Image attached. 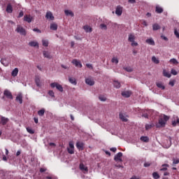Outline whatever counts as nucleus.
<instances>
[{"instance_id": "c9c22d12", "label": "nucleus", "mask_w": 179, "mask_h": 179, "mask_svg": "<svg viewBox=\"0 0 179 179\" xmlns=\"http://www.w3.org/2000/svg\"><path fill=\"white\" fill-rule=\"evenodd\" d=\"M152 177L154 179H159V178H160V175H159V173L157 172H153Z\"/></svg>"}, {"instance_id": "680f3d73", "label": "nucleus", "mask_w": 179, "mask_h": 179, "mask_svg": "<svg viewBox=\"0 0 179 179\" xmlns=\"http://www.w3.org/2000/svg\"><path fill=\"white\" fill-rule=\"evenodd\" d=\"M111 152H113V153H115L117 152V148H112L110 149Z\"/></svg>"}, {"instance_id": "6e6d98bb", "label": "nucleus", "mask_w": 179, "mask_h": 179, "mask_svg": "<svg viewBox=\"0 0 179 179\" xmlns=\"http://www.w3.org/2000/svg\"><path fill=\"white\" fill-rule=\"evenodd\" d=\"M152 163L150 162H145L144 163V167H150L151 166Z\"/></svg>"}, {"instance_id": "4d7b16f0", "label": "nucleus", "mask_w": 179, "mask_h": 179, "mask_svg": "<svg viewBox=\"0 0 179 179\" xmlns=\"http://www.w3.org/2000/svg\"><path fill=\"white\" fill-rule=\"evenodd\" d=\"M87 68H89V69H93V66L90 64H86Z\"/></svg>"}, {"instance_id": "2f4dec72", "label": "nucleus", "mask_w": 179, "mask_h": 179, "mask_svg": "<svg viewBox=\"0 0 179 179\" xmlns=\"http://www.w3.org/2000/svg\"><path fill=\"white\" fill-rule=\"evenodd\" d=\"M45 113V109L42 108L38 111V115H39V117H43V115H44Z\"/></svg>"}, {"instance_id": "c756f323", "label": "nucleus", "mask_w": 179, "mask_h": 179, "mask_svg": "<svg viewBox=\"0 0 179 179\" xmlns=\"http://www.w3.org/2000/svg\"><path fill=\"white\" fill-rule=\"evenodd\" d=\"M169 164H162V169H160V171H167V167H169Z\"/></svg>"}, {"instance_id": "69168bd1", "label": "nucleus", "mask_w": 179, "mask_h": 179, "mask_svg": "<svg viewBox=\"0 0 179 179\" xmlns=\"http://www.w3.org/2000/svg\"><path fill=\"white\" fill-rule=\"evenodd\" d=\"M161 38H163V40H164L165 41H169V38H167V37H166V36H164L163 35L161 36Z\"/></svg>"}, {"instance_id": "37998d69", "label": "nucleus", "mask_w": 179, "mask_h": 179, "mask_svg": "<svg viewBox=\"0 0 179 179\" xmlns=\"http://www.w3.org/2000/svg\"><path fill=\"white\" fill-rule=\"evenodd\" d=\"M99 99L101 101H106L107 98L104 95H99Z\"/></svg>"}, {"instance_id": "e433bc0d", "label": "nucleus", "mask_w": 179, "mask_h": 179, "mask_svg": "<svg viewBox=\"0 0 179 179\" xmlns=\"http://www.w3.org/2000/svg\"><path fill=\"white\" fill-rule=\"evenodd\" d=\"M155 127V124H145V129L146 131H149V129H152Z\"/></svg>"}, {"instance_id": "7c9ffc66", "label": "nucleus", "mask_w": 179, "mask_h": 179, "mask_svg": "<svg viewBox=\"0 0 179 179\" xmlns=\"http://www.w3.org/2000/svg\"><path fill=\"white\" fill-rule=\"evenodd\" d=\"M113 86L116 87V89H120V87H121V83L118 81H114Z\"/></svg>"}, {"instance_id": "a18cd8bd", "label": "nucleus", "mask_w": 179, "mask_h": 179, "mask_svg": "<svg viewBox=\"0 0 179 179\" xmlns=\"http://www.w3.org/2000/svg\"><path fill=\"white\" fill-rule=\"evenodd\" d=\"M42 44L43 47H48V41L47 40H42Z\"/></svg>"}, {"instance_id": "09e8293b", "label": "nucleus", "mask_w": 179, "mask_h": 179, "mask_svg": "<svg viewBox=\"0 0 179 179\" xmlns=\"http://www.w3.org/2000/svg\"><path fill=\"white\" fill-rule=\"evenodd\" d=\"M27 132H29V134H31V135H33V134H34V130H33V129H31L30 127H27Z\"/></svg>"}, {"instance_id": "f704fd0d", "label": "nucleus", "mask_w": 179, "mask_h": 179, "mask_svg": "<svg viewBox=\"0 0 179 179\" xmlns=\"http://www.w3.org/2000/svg\"><path fill=\"white\" fill-rule=\"evenodd\" d=\"M171 64H173V65H178V61H177L175 58H172L169 60Z\"/></svg>"}, {"instance_id": "49530a36", "label": "nucleus", "mask_w": 179, "mask_h": 179, "mask_svg": "<svg viewBox=\"0 0 179 179\" xmlns=\"http://www.w3.org/2000/svg\"><path fill=\"white\" fill-rule=\"evenodd\" d=\"M177 124H179V118H178V117H177L176 121V120H173V121L172 122V125H173V127H176V126H177Z\"/></svg>"}, {"instance_id": "f3484780", "label": "nucleus", "mask_w": 179, "mask_h": 179, "mask_svg": "<svg viewBox=\"0 0 179 179\" xmlns=\"http://www.w3.org/2000/svg\"><path fill=\"white\" fill-rule=\"evenodd\" d=\"M85 83L90 86H93V85H94V81L92 80V78H87L85 79Z\"/></svg>"}, {"instance_id": "bf43d9fd", "label": "nucleus", "mask_w": 179, "mask_h": 179, "mask_svg": "<svg viewBox=\"0 0 179 179\" xmlns=\"http://www.w3.org/2000/svg\"><path fill=\"white\" fill-rule=\"evenodd\" d=\"M131 45L132 47L135 46H138V43L135 42V41H134L133 42H131Z\"/></svg>"}, {"instance_id": "c85d7f7f", "label": "nucleus", "mask_w": 179, "mask_h": 179, "mask_svg": "<svg viewBox=\"0 0 179 179\" xmlns=\"http://www.w3.org/2000/svg\"><path fill=\"white\" fill-rule=\"evenodd\" d=\"M152 30H154L155 31L156 30H160V25H159V24L155 23L152 25Z\"/></svg>"}, {"instance_id": "2eb2a0df", "label": "nucleus", "mask_w": 179, "mask_h": 179, "mask_svg": "<svg viewBox=\"0 0 179 179\" xmlns=\"http://www.w3.org/2000/svg\"><path fill=\"white\" fill-rule=\"evenodd\" d=\"M131 94H132V92H131V91H124L122 92V96H123V97H131Z\"/></svg>"}, {"instance_id": "ea45409f", "label": "nucleus", "mask_w": 179, "mask_h": 179, "mask_svg": "<svg viewBox=\"0 0 179 179\" xmlns=\"http://www.w3.org/2000/svg\"><path fill=\"white\" fill-rule=\"evenodd\" d=\"M152 62H154V64H159L160 63V61L158 60V59L156 58L155 56H153L152 57Z\"/></svg>"}, {"instance_id": "ddd939ff", "label": "nucleus", "mask_w": 179, "mask_h": 179, "mask_svg": "<svg viewBox=\"0 0 179 179\" xmlns=\"http://www.w3.org/2000/svg\"><path fill=\"white\" fill-rule=\"evenodd\" d=\"M16 101H19L20 104L23 103V95L18 94L15 98Z\"/></svg>"}, {"instance_id": "338daca9", "label": "nucleus", "mask_w": 179, "mask_h": 179, "mask_svg": "<svg viewBox=\"0 0 179 179\" xmlns=\"http://www.w3.org/2000/svg\"><path fill=\"white\" fill-rule=\"evenodd\" d=\"M130 179H140V178L136 176H133Z\"/></svg>"}, {"instance_id": "dca6fc26", "label": "nucleus", "mask_w": 179, "mask_h": 179, "mask_svg": "<svg viewBox=\"0 0 179 179\" xmlns=\"http://www.w3.org/2000/svg\"><path fill=\"white\" fill-rule=\"evenodd\" d=\"M64 13L66 16H71V17H73V16H75V14H73V12H72L71 10H64Z\"/></svg>"}, {"instance_id": "8fccbe9b", "label": "nucleus", "mask_w": 179, "mask_h": 179, "mask_svg": "<svg viewBox=\"0 0 179 179\" xmlns=\"http://www.w3.org/2000/svg\"><path fill=\"white\" fill-rule=\"evenodd\" d=\"M171 73L172 75H173L174 76H176V75H178V72H177V71L176 69H172L171 70Z\"/></svg>"}, {"instance_id": "a878e982", "label": "nucleus", "mask_w": 179, "mask_h": 179, "mask_svg": "<svg viewBox=\"0 0 179 179\" xmlns=\"http://www.w3.org/2000/svg\"><path fill=\"white\" fill-rule=\"evenodd\" d=\"M163 75L165 76V78H171V74H170V73L166 69H164Z\"/></svg>"}, {"instance_id": "0e129e2a", "label": "nucleus", "mask_w": 179, "mask_h": 179, "mask_svg": "<svg viewBox=\"0 0 179 179\" xmlns=\"http://www.w3.org/2000/svg\"><path fill=\"white\" fill-rule=\"evenodd\" d=\"M128 3H136V0H128Z\"/></svg>"}, {"instance_id": "79ce46f5", "label": "nucleus", "mask_w": 179, "mask_h": 179, "mask_svg": "<svg viewBox=\"0 0 179 179\" xmlns=\"http://www.w3.org/2000/svg\"><path fill=\"white\" fill-rule=\"evenodd\" d=\"M111 62H113V64H115L117 65V64H118V62H119L118 58L113 57L111 59Z\"/></svg>"}, {"instance_id": "5701e85b", "label": "nucleus", "mask_w": 179, "mask_h": 179, "mask_svg": "<svg viewBox=\"0 0 179 179\" xmlns=\"http://www.w3.org/2000/svg\"><path fill=\"white\" fill-rule=\"evenodd\" d=\"M69 81L70 82V83H71V85H76L78 83H76V79H75V78H72V77L69 78Z\"/></svg>"}, {"instance_id": "6ab92c4d", "label": "nucleus", "mask_w": 179, "mask_h": 179, "mask_svg": "<svg viewBox=\"0 0 179 179\" xmlns=\"http://www.w3.org/2000/svg\"><path fill=\"white\" fill-rule=\"evenodd\" d=\"M83 146H85V144H83V143L78 142V143H76V148H77L79 150H83Z\"/></svg>"}, {"instance_id": "4be33fe9", "label": "nucleus", "mask_w": 179, "mask_h": 179, "mask_svg": "<svg viewBox=\"0 0 179 179\" xmlns=\"http://www.w3.org/2000/svg\"><path fill=\"white\" fill-rule=\"evenodd\" d=\"M163 8L159 6H157L156 8H155V12L157 13H163Z\"/></svg>"}, {"instance_id": "c03bdc74", "label": "nucleus", "mask_w": 179, "mask_h": 179, "mask_svg": "<svg viewBox=\"0 0 179 179\" xmlns=\"http://www.w3.org/2000/svg\"><path fill=\"white\" fill-rule=\"evenodd\" d=\"M179 163V156L177 158H173V164H178Z\"/></svg>"}, {"instance_id": "9b49d317", "label": "nucleus", "mask_w": 179, "mask_h": 179, "mask_svg": "<svg viewBox=\"0 0 179 179\" xmlns=\"http://www.w3.org/2000/svg\"><path fill=\"white\" fill-rule=\"evenodd\" d=\"M122 156V152H118L114 157L115 162H122L121 157Z\"/></svg>"}, {"instance_id": "9d476101", "label": "nucleus", "mask_w": 179, "mask_h": 179, "mask_svg": "<svg viewBox=\"0 0 179 179\" xmlns=\"http://www.w3.org/2000/svg\"><path fill=\"white\" fill-rule=\"evenodd\" d=\"M43 55L44 58H48V59H52V56L51 55V52H50L48 51L44 50L43 52Z\"/></svg>"}, {"instance_id": "423d86ee", "label": "nucleus", "mask_w": 179, "mask_h": 179, "mask_svg": "<svg viewBox=\"0 0 179 179\" xmlns=\"http://www.w3.org/2000/svg\"><path fill=\"white\" fill-rule=\"evenodd\" d=\"M124 8L121 6H117L116 7V10H115V14L117 16H121V15H122V10H123Z\"/></svg>"}, {"instance_id": "e2e57ef3", "label": "nucleus", "mask_w": 179, "mask_h": 179, "mask_svg": "<svg viewBox=\"0 0 179 179\" xmlns=\"http://www.w3.org/2000/svg\"><path fill=\"white\" fill-rule=\"evenodd\" d=\"M33 31H36V33H41V31L37 28H34L33 29Z\"/></svg>"}, {"instance_id": "7ed1b4c3", "label": "nucleus", "mask_w": 179, "mask_h": 179, "mask_svg": "<svg viewBox=\"0 0 179 179\" xmlns=\"http://www.w3.org/2000/svg\"><path fill=\"white\" fill-rule=\"evenodd\" d=\"M50 87H52V89H54L55 87H56V89L59 90V92H64V87H62V85H61L58 83H52L50 84Z\"/></svg>"}, {"instance_id": "a19ab883", "label": "nucleus", "mask_w": 179, "mask_h": 179, "mask_svg": "<svg viewBox=\"0 0 179 179\" xmlns=\"http://www.w3.org/2000/svg\"><path fill=\"white\" fill-rule=\"evenodd\" d=\"M67 151L68 153H69L70 155H73V153H75V148H67Z\"/></svg>"}, {"instance_id": "4c0bfd02", "label": "nucleus", "mask_w": 179, "mask_h": 179, "mask_svg": "<svg viewBox=\"0 0 179 179\" xmlns=\"http://www.w3.org/2000/svg\"><path fill=\"white\" fill-rule=\"evenodd\" d=\"M123 69L124 71H127V72H133L134 71V69H132V67H131V66L124 67Z\"/></svg>"}, {"instance_id": "473e14b6", "label": "nucleus", "mask_w": 179, "mask_h": 179, "mask_svg": "<svg viewBox=\"0 0 179 179\" xmlns=\"http://www.w3.org/2000/svg\"><path fill=\"white\" fill-rule=\"evenodd\" d=\"M17 73H19V69L17 68H15L13 71H12V76H17Z\"/></svg>"}, {"instance_id": "864d4df0", "label": "nucleus", "mask_w": 179, "mask_h": 179, "mask_svg": "<svg viewBox=\"0 0 179 179\" xmlns=\"http://www.w3.org/2000/svg\"><path fill=\"white\" fill-rule=\"evenodd\" d=\"M48 94L51 97H54L55 96L54 91H52V90L49 91Z\"/></svg>"}, {"instance_id": "f257e3e1", "label": "nucleus", "mask_w": 179, "mask_h": 179, "mask_svg": "<svg viewBox=\"0 0 179 179\" xmlns=\"http://www.w3.org/2000/svg\"><path fill=\"white\" fill-rule=\"evenodd\" d=\"M170 120V117L167 115H164L163 118L159 120V122L156 124V128H160L161 127H164L167 121Z\"/></svg>"}, {"instance_id": "052dcab7", "label": "nucleus", "mask_w": 179, "mask_h": 179, "mask_svg": "<svg viewBox=\"0 0 179 179\" xmlns=\"http://www.w3.org/2000/svg\"><path fill=\"white\" fill-rule=\"evenodd\" d=\"M24 15V13H23V11H20L18 15V17H23V15Z\"/></svg>"}, {"instance_id": "4468645a", "label": "nucleus", "mask_w": 179, "mask_h": 179, "mask_svg": "<svg viewBox=\"0 0 179 179\" xmlns=\"http://www.w3.org/2000/svg\"><path fill=\"white\" fill-rule=\"evenodd\" d=\"M156 86L159 89H162V90H164V89H166V86H164V84L160 81L156 83Z\"/></svg>"}, {"instance_id": "b1692460", "label": "nucleus", "mask_w": 179, "mask_h": 179, "mask_svg": "<svg viewBox=\"0 0 179 179\" xmlns=\"http://www.w3.org/2000/svg\"><path fill=\"white\" fill-rule=\"evenodd\" d=\"M119 117L122 120V121H123L124 122H128V119L127 118V117H125L124 115V114L120 113Z\"/></svg>"}, {"instance_id": "0eeeda50", "label": "nucleus", "mask_w": 179, "mask_h": 179, "mask_svg": "<svg viewBox=\"0 0 179 179\" xmlns=\"http://www.w3.org/2000/svg\"><path fill=\"white\" fill-rule=\"evenodd\" d=\"M7 122H9V118L5 117L3 116L0 117V124L1 125H6Z\"/></svg>"}, {"instance_id": "13d9d810", "label": "nucleus", "mask_w": 179, "mask_h": 179, "mask_svg": "<svg viewBox=\"0 0 179 179\" xmlns=\"http://www.w3.org/2000/svg\"><path fill=\"white\" fill-rule=\"evenodd\" d=\"M47 171V169L41 168L40 169V173H45Z\"/></svg>"}, {"instance_id": "f03ea898", "label": "nucleus", "mask_w": 179, "mask_h": 179, "mask_svg": "<svg viewBox=\"0 0 179 179\" xmlns=\"http://www.w3.org/2000/svg\"><path fill=\"white\" fill-rule=\"evenodd\" d=\"M3 96L2 97L3 100H5V97L6 99H8L9 100H13V95H12V92H10V91H9V90H5L3 92Z\"/></svg>"}, {"instance_id": "603ef678", "label": "nucleus", "mask_w": 179, "mask_h": 179, "mask_svg": "<svg viewBox=\"0 0 179 179\" xmlns=\"http://www.w3.org/2000/svg\"><path fill=\"white\" fill-rule=\"evenodd\" d=\"M174 34L176 37H177V38H179V33H178V31H177V29H174Z\"/></svg>"}, {"instance_id": "a211bd4d", "label": "nucleus", "mask_w": 179, "mask_h": 179, "mask_svg": "<svg viewBox=\"0 0 179 179\" xmlns=\"http://www.w3.org/2000/svg\"><path fill=\"white\" fill-rule=\"evenodd\" d=\"M145 43H147V44H149V45H155V41L152 38L145 40Z\"/></svg>"}, {"instance_id": "412c9836", "label": "nucleus", "mask_w": 179, "mask_h": 179, "mask_svg": "<svg viewBox=\"0 0 179 179\" xmlns=\"http://www.w3.org/2000/svg\"><path fill=\"white\" fill-rule=\"evenodd\" d=\"M35 83H36V86H38V87H41V83L40 82V77L36 76Z\"/></svg>"}, {"instance_id": "5fc2aeb1", "label": "nucleus", "mask_w": 179, "mask_h": 179, "mask_svg": "<svg viewBox=\"0 0 179 179\" xmlns=\"http://www.w3.org/2000/svg\"><path fill=\"white\" fill-rule=\"evenodd\" d=\"M69 145V148L75 149V146L73 145V143L70 142Z\"/></svg>"}, {"instance_id": "6e6552de", "label": "nucleus", "mask_w": 179, "mask_h": 179, "mask_svg": "<svg viewBox=\"0 0 179 179\" xmlns=\"http://www.w3.org/2000/svg\"><path fill=\"white\" fill-rule=\"evenodd\" d=\"M33 19H34V17H33V16L30 15H25L24 16V22H27V23H31V21L33 20Z\"/></svg>"}, {"instance_id": "774afa93", "label": "nucleus", "mask_w": 179, "mask_h": 179, "mask_svg": "<svg viewBox=\"0 0 179 179\" xmlns=\"http://www.w3.org/2000/svg\"><path fill=\"white\" fill-rule=\"evenodd\" d=\"M169 85H170V86H174V81H170L169 82Z\"/></svg>"}, {"instance_id": "f8f14e48", "label": "nucleus", "mask_w": 179, "mask_h": 179, "mask_svg": "<svg viewBox=\"0 0 179 179\" xmlns=\"http://www.w3.org/2000/svg\"><path fill=\"white\" fill-rule=\"evenodd\" d=\"M6 10L7 13H12V12H13V6H12V4L10 3L7 4Z\"/></svg>"}, {"instance_id": "39448f33", "label": "nucleus", "mask_w": 179, "mask_h": 179, "mask_svg": "<svg viewBox=\"0 0 179 179\" xmlns=\"http://www.w3.org/2000/svg\"><path fill=\"white\" fill-rule=\"evenodd\" d=\"M71 64H73V65H75V66H76L77 68H82L83 66L82 63H80V61L76 59H73L71 61Z\"/></svg>"}, {"instance_id": "de8ad7c7", "label": "nucleus", "mask_w": 179, "mask_h": 179, "mask_svg": "<svg viewBox=\"0 0 179 179\" xmlns=\"http://www.w3.org/2000/svg\"><path fill=\"white\" fill-rule=\"evenodd\" d=\"M1 62L2 65H3L4 66H8V63L6 62V59H2L1 60Z\"/></svg>"}, {"instance_id": "393cba45", "label": "nucleus", "mask_w": 179, "mask_h": 179, "mask_svg": "<svg viewBox=\"0 0 179 179\" xmlns=\"http://www.w3.org/2000/svg\"><path fill=\"white\" fill-rule=\"evenodd\" d=\"M30 47H37L38 48V43L37 41H31L29 43Z\"/></svg>"}, {"instance_id": "58836bf2", "label": "nucleus", "mask_w": 179, "mask_h": 179, "mask_svg": "<svg viewBox=\"0 0 179 179\" xmlns=\"http://www.w3.org/2000/svg\"><path fill=\"white\" fill-rule=\"evenodd\" d=\"M80 170H83L84 171H87V167L85 166L83 164H80Z\"/></svg>"}, {"instance_id": "bb28decb", "label": "nucleus", "mask_w": 179, "mask_h": 179, "mask_svg": "<svg viewBox=\"0 0 179 179\" xmlns=\"http://www.w3.org/2000/svg\"><path fill=\"white\" fill-rule=\"evenodd\" d=\"M128 41H129L130 43H134V41H135V35H134V34H129V35Z\"/></svg>"}, {"instance_id": "3c124183", "label": "nucleus", "mask_w": 179, "mask_h": 179, "mask_svg": "<svg viewBox=\"0 0 179 179\" xmlns=\"http://www.w3.org/2000/svg\"><path fill=\"white\" fill-rule=\"evenodd\" d=\"M100 27L103 30H107V25H106V24H101Z\"/></svg>"}, {"instance_id": "20e7f679", "label": "nucleus", "mask_w": 179, "mask_h": 179, "mask_svg": "<svg viewBox=\"0 0 179 179\" xmlns=\"http://www.w3.org/2000/svg\"><path fill=\"white\" fill-rule=\"evenodd\" d=\"M16 31L17 33H20V34H21L22 36H26V30L20 26H17Z\"/></svg>"}, {"instance_id": "1a4fd4ad", "label": "nucleus", "mask_w": 179, "mask_h": 179, "mask_svg": "<svg viewBox=\"0 0 179 179\" xmlns=\"http://www.w3.org/2000/svg\"><path fill=\"white\" fill-rule=\"evenodd\" d=\"M45 19L48 20H54L55 17L51 11H48L45 15Z\"/></svg>"}, {"instance_id": "aec40b11", "label": "nucleus", "mask_w": 179, "mask_h": 179, "mask_svg": "<svg viewBox=\"0 0 179 179\" xmlns=\"http://www.w3.org/2000/svg\"><path fill=\"white\" fill-rule=\"evenodd\" d=\"M83 29L86 31V33H92V27H90L89 25L84 26Z\"/></svg>"}, {"instance_id": "cd10ccee", "label": "nucleus", "mask_w": 179, "mask_h": 179, "mask_svg": "<svg viewBox=\"0 0 179 179\" xmlns=\"http://www.w3.org/2000/svg\"><path fill=\"white\" fill-rule=\"evenodd\" d=\"M50 29L51 30H57L58 29V24L55 23L50 24Z\"/></svg>"}, {"instance_id": "72a5a7b5", "label": "nucleus", "mask_w": 179, "mask_h": 179, "mask_svg": "<svg viewBox=\"0 0 179 179\" xmlns=\"http://www.w3.org/2000/svg\"><path fill=\"white\" fill-rule=\"evenodd\" d=\"M141 141H142V142H149V137L148 136H141Z\"/></svg>"}]
</instances>
